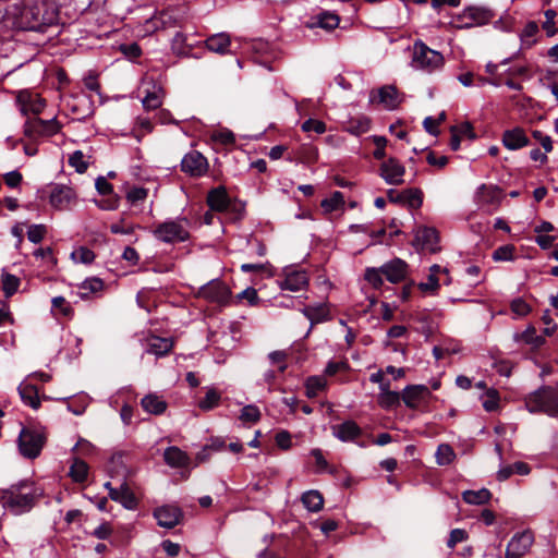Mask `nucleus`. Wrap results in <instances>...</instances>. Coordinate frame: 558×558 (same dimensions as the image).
Segmentation results:
<instances>
[{"instance_id": "nucleus-12", "label": "nucleus", "mask_w": 558, "mask_h": 558, "mask_svg": "<svg viewBox=\"0 0 558 558\" xmlns=\"http://www.w3.org/2000/svg\"><path fill=\"white\" fill-rule=\"evenodd\" d=\"M369 101L379 104L388 110H393L402 101V98L393 85H386L372 90Z\"/></svg>"}, {"instance_id": "nucleus-54", "label": "nucleus", "mask_w": 558, "mask_h": 558, "mask_svg": "<svg viewBox=\"0 0 558 558\" xmlns=\"http://www.w3.org/2000/svg\"><path fill=\"white\" fill-rule=\"evenodd\" d=\"M71 257L75 263L90 264L95 258V254L89 248L78 247L72 252Z\"/></svg>"}, {"instance_id": "nucleus-35", "label": "nucleus", "mask_w": 558, "mask_h": 558, "mask_svg": "<svg viewBox=\"0 0 558 558\" xmlns=\"http://www.w3.org/2000/svg\"><path fill=\"white\" fill-rule=\"evenodd\" d=\"M320 206L326 214L342 209L344 206L343 194L339 191L333 192L330 197L322 201Z\"/></svg>"}, {"instance_id": "nucleus-16", "label": "nucleus", "mask_w": 558, "mask_h": 558, "mask_svg": "<svg viewBox=\"0 0 558 558\" xmlns=\"http://www.w3.org/2000/svg\"><path fill=\"white\" fill-rule=\"evenodd\" d=\"M16 101L23 114H38L46 106L45 100L38 94L27 89L19 92Z\"/></svg>"}, {"instance_id": "nucleus-23", "label": "nucleus", "mask_w": 558, "mask_h": 558, "mask_svg": "<svg viewBox=\"0 0 558 558\" xmlns=\"http://www.w3.org/2000/svg\"><path fill=\"white\" fill-rule=\"evenodd\" d=\"M207 204L215 211H226L230 206V198L223 186L213 189L207 196Z\"/></svg>"}, {"instance_id": "nucleus-19", "label": "nucleus", "mask_w": 558, "mask_h": 558, "mask_svg": "<svg viewBox=\"0 0 558 558\" xmlns=\"http://www.w3.org/2000/svg\"><path fill=\"white\" fill-rule=\"evenodd\" d=\"M154 517L161 527L172 529L180 523L182 512L174 506H162L154 511Z\"/></svg>"}, {"instance_id": "nucleus-59", "label": "nucleus", "mask_w": 558, "mask_h": 558, "mask_svg": "<svg viewBox=\"0 0 558 558\" xmlns=\"http://www.w3.org/2000/svg\"><path fill=\"white\" fill-rule=\"evenodd\" d=\"M403 202H407L409 206L417 208L422 205V192L420 190L410 189L403 192Z\"/></svg>"}, {"instance_id": "nucleus-41", "label": "nucleus", "mask_w": 558, "mask_h": 558, "mask_svg": "<svg viewBox=\"0 0 558 558\" xmlns=\"http://www.w3.org/2000/svg\"><path fill=\"white\" fill-rule=\"evenodd\" d=\"M95 446L85 438L80 437L71 449L73 457H90L95 452Z\"/></svg>"}, {"instance_id": "nucleus-36", "label": "nucleus", "mask_w": 558, "mask_h": 558, "mask_svg": "<svg viewBox=\"0 0 558 558\" xmlns=\"http://www.w3.org/2000/svg\"><path fill=\"white\" fill-rule=\"evenodd\" d=\"M463 500L470 505H484L490 498L489 490L482 488L480 490H465L462 494Z\"/></svg>"}, {"instance_id": "nucleus-25", "label": "nucleus", "mask_w": 558, "mask_h": 558, "mask_svg": "<svg viewBox=\"0 0 558 558\" xmlns=\"http://www.w3.org/2000/svg\"><path fill=\"white\" fill-rule=\"evenodd\" d=\"M88 474V464L80 457H72L70 460V466L68 472L69 477L74 483L82 484L87 481Z\"/></svg>"}, {"instance_id": "nucleus-29", "label": "nucleus", "mask_w": 558, "mask_h": 558, "mask_svg": "<svg viewBox=\"0 0 558 558\" xmlns=\"http://www.w3.org/2000/svg\"><path fill=\"white\" fill-rule=\"evenodd\" d=\"M163 458L171 468H186L190 464L189 456L178 447L167 448Z\"/></svg>"}, {"instance_id": "nucleus-22", "label": "nucleus", "mask_w": 558, "mask_h": 558, "mask_svg": "<svg viewBox=\"0 0 558 558\" xmlns=\"http://www.w3.org/2000/svg\"><path fill=\"white\" fill-rule=\"evenodd\" d=\"M110 498L129 510L137 507V499L126 483H122L116 489H111Z\"/></svg>"}, {"instance_id": "nucleus-4", "label": "nucleus", "mask_w": 558, "mask_h": 558, "mask_svg": "<svg viewBox=\"0 0 558 558\" xmlns=\"http://www.w3.org/2000/svg\"><path fill=\"white\" fill-rule=\"evenodd\" d=\"M526 408L531 413L555 415L558 412V391L550 387L537 390L526 399Z\"/></svg>"}, {"instance_id": "nucleus-44", "label": "nucleus", "mask_w": 558, "mask_h": 558, "mask_svg": "<svg viewBox=\"0 0 558 558\" xmlns=\"http://www.w3.org/2000/svg\"><path fill=\"white\" fill-rule=\"evenodd\" d=\"M221 395L214 388L207 390L206 396L199 401L198 407L203 411H210L219 404Z\"/></svg>"}, {"instance_id": "nucleus-5", "label": "nucleus", "mask_w": 558, "mask_h": 558, "mask_svg": "<svg viewBox=\"0 0 558 558\" xmlns=\"http://www.w3.org/2000/svg\"><path fill=\"white\" fill-rule=\"evenodd\" d=\"M155 238L165 243L184 242L189 239V222L185 219L167 220L153 231Z\"/></svg>"}, {"instance_id": "nucleus-33", "label": "nucleus", "mask_w": 558, "mask_h": 558, "mask_svg": "<svg viewBox=\"0 0 558 558\" xmlns=\"http://www.w3.org/2000/svg\"><path fill=\"white\" fill-rule=\"evenodd\" d=\"M304 507L312 512H318L324 506V498L318 490H307L301 497Z\"/></svg>"}, {"instance_id": "nucleus-10", "label": "nucleus", "mask_w": 558, "mask_h": 558, "mask_svg": "<svg viewBox=\"0 0 558 558\" xmlns=\"http://www.w3.org/2000/svg\"><path fill=\"white\" fill-rule=\"evenodd\" d=\"M405 167L395 157L385 159L379 166V177L390 185L404 182Z\"/></svg>"}, {"instance_id": "nucleus-42", "label": "nucleus", "mask_w": 558, "mask_h": 558, "mask_svg": "<svg viewBox=\"0 0 558 558\" xmlns=\"http://www.w3.org/2000/svg\"><path fill=\"white\" fill-rule=\"evenodd\" d=\"M339 25V17L332 13H322L317 16L316 22L312 26H318L327 31H331Z\"/></svg>"}, {"instance_id": "nucleus-55", "label": "nucleus", "mask_w": 558, "mask_h": 558, "mask_svg": "<svg viewBox=\"0 0 558 558\" xmlns=\"http://www.w3.org/2000/svg\"><path fill=\"white\" fill-rule=\"evenodd\" d=\"M546 21L543 23L542 27L546 32V35L548 37H553L557 33V28L555 26V19L557 16V13L553 9H548L544 12Z\"/></svg>"}, {"instance_id": "nucleus-9", "label": "nucleus", "mask_w": 558, "mask_h": 558, "mask_svg": "<svg viewBox=\"0 0 558 558\" xmlns=\"http://www.w3.org/2000/svg\"><path fill=\"white\" fill-rule=\"evenodd\" d=\"M197 295L206 301L225 305L230 299L231 291L222 281L211 280L199 288Z\"/></svg>"}, {"instance_id": "nucleus-7", "label": "nucleus", "mask_w": 558, "mask_h": 558, "mask_svg": "<svg viewBox=\"0 0 558 558\" xmlns=\"http://www.w3.org/2000/svg\"><path fill=\"white\" fill-rule=\"evenodd\" d=\"M60 124L52 118L41 120L38 118L28 119L24 124V135L31 141H37L40 137L51 136L59 132Z\"/></svg>"}, {"instance_id": "nucleus-46", "label": "nucleus", "mask_w": 558, "mask_h": 558, "mask_svg": "<svg viewBox=\"0 0 558 558\" xmlns=\"http://www.w3.org/2000/svg\"><path fill=\"white\" fill-rule=\"evenodd\" d=\"M327 381L322 376H313L306 380V393L310 398L317 396V393L325 389Z\"/></svg>"}, {"instance_id": "nucleus-50", "label": "nucleus", "mask_w": 558, "mask_h": 558, "mask_svg": "<svg viewBox=\"0 0 558 558\" xmlns=\"http://www.w3.org/2000/svg\"><path fill=\"white\" fill-rule=\"evenodd\" d=\"M260 418V411L259 409L254 404L245 405L241 410L240 420L243 423H256Z\"/></svg>"}, {"instance_id": "nucleus-62", "label": "nucleus", "mask_w": 558, "mask_h": 558, "mask_svg": "<svg viewBox=\"0 0 558 558\" xmlns=\"http://www.w3.org/2000/svg\"><path fill=\"white\" fill-rule=\"evenodd\" d=\"M468 538V533L462 529H454L450 532L447 546L453 548L458 543H462Z\"/></svg>"}, {"instance_id": "nucleus-20", "label": "nucleus", "mask_w": 558, "mask_h": 558, "mask_svg": "<svg viewBox=\"0 0 558 558\" xmlns=\"http://www.w3.org/2000/svg\"><path fill=\"white\" fill-rule=\"evenodd\" d=\"M408 265L400 258H395L381 266V271L391 283H398L405 278Z\"/></svg>"}, {"instance_id": "nucleus-13", "label": "nucleus", "mask_w": 558, "mask_h": 558, "mask_svg": "<svg viewBox=\"0 0 558 558\" xmlns=\"http://www.w3.org/2000/svg\"><path fill=\"white\" fill-rule=\"evenodd\" d=\"M76 194L68 185L57 184L52 187L49 196L50 205L58 210H65L75 202Z\"/></svg>"}, {"instance_id": "nucleus-2", "label": "nucleus", "mask_w": 558, "mask_h": 558, "mask_svg": "<svg viewBox=\"0 0 558 558\" xmlns=\"http://www.w3.org/2000/svg\"><path fill=\"white\" fill-rule=\"evenodd\" d=\"M41 495L43 490L32 483L21 482L3 490L0 502L4 510L19 515L28 512Z\"/></svg>"}, {"instance_id": "nucleus-30", "label": "nucleus", "mask_w": 558, "mask_h": 558, "mask_svg": "<svg viewBox=\"0 0 558 558\" xmlns=\"http://www.w3.org/2000/svg\"><path fill=\"white\" fill-rule=\"evenodd\" d=\"M141 404L146 412L154 415L162 414L167 409V402L156 393L146 395Z\"/></svg>"}, {"instance_id": "nucleus-28", "label": "nucleus", "mask_w": 558, "mask_h": 558, "mask_svg": "<svg viewBox=\"0 0 558 558\" xmlns=\"http://www.w3.org/2000/svg\"><path fill=\"white\" fill-rule=\"evenodd\" d=\"M146 342V352L157 356L167 354L173 345L170 338H160L157 336L148 337Z\"/></svg>"}, {"instance_id": "nucleus-57", "label": "nucleus", "mask_w": 558, "mask_h": 558, "mask_svg": "<svg viewBox=\"0 0 558 558\" xmlns=\"http://www.w3.org/2000/svg\"><path fill=\"white\" fill-rule=\"evenodd\" d=\"M47 228L45 225H32L27 230V239L33 243H39L45 238Z\"/></svg>"}, {"instance_id": "nucleus-45", "label": "nucleus", "mask_w": 558, "mask_h": 558, "mask_svg": "<svg viewBox=\"0 0 558 558\" xmlns=\"http://www.w3.org/2000/svg\"><path fill=\"white\" fill-rule=\"evenodd\" d=\"M454 457V451L449 445L441 444L438 446L436 451V461L439 465H447L451 463Z\"/></svg>"}, {"instance_id": "nucleus-64", "label": "nucleus", "mask_w": 558, "mask_h": 558, "mask_svg": "<svg viewBox=\"0 0 558 558\" xmlns=\"http://www.w3.org/2000/svg\"><path fill=\"white\" fill-rule=\"evenodd\" d=\"M146 197H147V190L144 187H133L126 194V198L131 203L144 201Z\"/></svg>"}, {"instance_id": "nucleus-24", "label": "nucleus", "mask_w": 558, "mask_h": 558, "mask_svg": "<svg viewBox=\"0 0 558 558\" xmlns=\"http://www.w3.org/2000/svg\"><path fill=\"white\" fill-rule=\"evenodd\" d=\"M502 144L510 150H517L529 145V138L520 128L508 130L504 133Z\"/></svg>"}, {"instance_id": "nucleus-21", "label": "nucleus", "mask_w": 558, "mask_h": 558, "mask_svg": "<svg viewBox=\"0 0 558 558\" xmlns=\"http://www.w3.org/2000/svg\"><path fill=\"white\" fill-rule=\"evenodd\" d=\"M501 197V191L496 185L483 184L476 192V202L481 207H496Z\"/></svg>"}, {"instance_id": "nucleus-15", "label": "nucleus", "mask_w": 558, "mask_h": 558, "mask_svg": "<svg viewBox=\"0 0 558 558\" xmlns=\"http://www.w3.org/2000/svg\"><path fill=\"white\" fill-rule=\"evenodd\" d=\"M284 278L279 282L282 290L300 291L308 284V276L304 270L287 267L283 270Z\"/></svg>"}, {"instance_id": "nucleus-47", "label": "nucleus", "mask_w": 558, "mask_h": 558, "mask_svg": "<svg viewBox=\"0 0 558 558\" xmlns=\"http://www.w3.org/2000/svg\"><path fill=\"white\" fill-rule=\"evenodd\" d=\"M52 304V313L61 314L64 317H69L72 315L73 310L71 304L63 296H54L51 300Z\"/></svg>"}, {"instance_id": "nucleus-8", "label": "nucleus", "mask_w": 558, "mask_h": 558, "mask_svg": "<svg viewBox=\"0 0 558 558\" xmlns=\"http://www.w3.org/2000/svg\"><path fill=\"white\" fill-rule=\"evenodd\" d=\"M492 17L493 14L489 10L485 8L470 7L458 15L453 23L458 28H472L487 24Z\"/></svg>"}, {"instance_id": "nucleus-32", "label": "nucleus", "mask_w": 558, "mask_h": 558, "mask_svg": "<svg viewBox=\"0 0 558 558\" xmlns=\"http://www.w3.org/2000/svg\"><path fill=\"white\" fill-rule=\"evenodd\" d=\"M19 393L23 402L33 409H38L40 400L38 398V391L36 387L27 381H23L19 386Z\"/></svg>"}, {"instance_id": "nucleus-63", "label": "nucleus", "mask_w": 558, "mask_h": 558, "mask_svg": "<svg viewBox=\"0 0 558 558\" xmlns=\"http://www.w3.org/2000/svg\"><path fill=\"white\" fill-rule=\"evenodd\" d=\"M511 311L518 316L523 317L529 314L530 306L522 299H515L511 302Z\"/></svg>"}, {"instance_id": "nucleus-6", "label": "nucleus", "mask_w": 558, "mask_h": 558, "mask_svg": "<svg viewBox=\"0 0 558 558\" xmlns=\"http://www.w3.org/2000/svg\"><path fill=\"white\" fill-rule=\"evenodd\" d=\"M46 437L43 432L23 427L19 435V450L21 454L28 459H35L39 456Z\"/></svg>"}, {"instance_id": "nucleus-27", "label": "nucleus", "mask_w": 558, "mask_h": 558, "mask_svg": "<svg viewBox=\"0 0 558 558\" xmlns=\"http://www.w3.org/2000/svg\"><path fill=\"white\" fill-rule=\"evenodd\" d=\"M205 45L211 52L226 54L231 46L230 36L227 33L211 35L206 39Z\"/></svg>"}, {"instance_id": "nucleus-37", "label": "nucleus", "mask_w": 558, "mask_h": 558, "mask_svg": "<svg viewBox=\"0 0 558 558\" xmlns=\"http://www.w3.org/2000/svg\"><path fill=\"white\" fill-rule=\"evenodd\" d=\"M104 288L101 279L92 277L84 280L80 286V294L82 298H87L89 294L100 292Z\"/></svg>"}, {"instance_id": "nucleus-48", "label": "nucleus", "mask_w": 558, "mask_h": 558, "mask_svg": "<svg viewBox=\"0 0 558 558\" xmlns=\"http://www.w3.org/2000/svg\"><path fill=\"white\" fill-rule=\"evenodd\" d=\"M401 395L397 391H389L378 395V403L384 409L397 407L400 403Z\"/></svg>"}, {"instance_id": "nucleus-39", "label": "nucleus", "mask_w": 558, "mask_h": 558, "mask_svg": "<svg viewBox=\"0 0 558 558\" xmlns=\"http://www.w3.org/2000/svg\"><path fill=\"white\" fill-rule=\"evenodd\" d=\"M517 340H521L534 348H538L544 343V338L536 333V329L533 326H529L521 335L517 336Z\"/></svg>"}, {"instance_id": "nucleus-56", "label": "nucleus", "mask_w": 558, "mask_h": 558, "mask_svg": "<svg viewBox=\"0 0 558 558\" xmlns=\"http://www.w3.org/2000/svg\"><path fill=\"white\" fill-rule=\"evenodd\" d=\"M383 271L381 266L379 268H367L365 270V280H367L374 288H379L383 286Z\"/></svg>"}, {"instance_id": "nucleus-61", "label": "nucleus", "mask_w": 558, "mask_h": 558, "mask_svg": "<svg viewBox=\"0 0 558 558\" xmlns=\"http://www.w3.org/2000/svg\"><path fill=\"white\" fill-rule=\"evenodd\" d=\"M451 132L458 133L461 138L466 137L469 140H474L476 137L473 126L469 122H463L459 125L452 126Z\"/></svg>"}, {"instance_id": "nucleus-11", "label": "nucleus", "mask_w": 558, "mask_h": 558, "mask_svg": "<svg viewBox=\"0 0 558 558\" xmlns=\"http://www.w3.org/2000/svg\"><path fill=\"white\" fill-rule=\"evenodd\" d=\"M143 95L142 104L146 110H154L161 106L163 99V89L153 80L145 78L140 87Z\"/></svg>"}, {"instance_id": "nucleus-60", "label": "nucleus", "mask_w": 558, "mask_h": 558, "mask_svg": "<svg viewBox=\"0 0 558 558\" xmlns=\"http://www.w3.org/2000/svg\"><path fill=\"white\" fill-rule=\"evenodd\" d=\"M439 288V278L434 275H428L425 282L418 284V289L425 294H435Z\"/></svg>"}, {"instance_id": "nucleus-51", "label": "nucleus", "mask_w": 558, "mask_h": 558, "mask_svg": "<svg viewBox=\"0 0 558 558\" xmlns=\"http://www.w3.org/2000/svg\"><path fill=\"white\" fill-rule=\"evenodd\" d=\"M2 287L7 296L14 294L20 287V279L14 275L2 274Z\"/></svg>"}, {"instance_id": "nucleus-3", "label": "nucleus", "mask_w": 558, "mask_h": 558, "mask_svg": "<svg viewBox=\"0 0 558 558\" xmlns=\"http://www.w3.org/2000/svg\"><path fill=\"white\" fill-rule=\"evenodd\" d=\"M445 64L444 56L423 41H415L413 45V54L411 60V66L416 71L425 73H434L440 70Z\"/></svg>"}, {"instance_id": "nucleus-38", "label": "nucleus", "mask_w": 558, "mask_h": 558, "mask_svg": "<svg viewBox=\"0 0 558 558\" xmlns=\"http://www.w3.org/2000/svg\"><path fill=\"white\" fill-rule=\"evenodd\" d=\"M482 405L487 412L497 411L499 408V393L496 389H487L481 397Z\"/></svg>"}, {"instance_id": "nucleus-58", "label": "nucleus", "mask_w": 558, "mask_h": 558, "mask_svg": "<svg viewBox=\"0 0 558 558\" xmlns=\"http://www.w3.org/2000/svg\"><path fill=\"white\" fill-rule=\"evenodd\" d=\"M369 140L375 144L376 149L374 151V158L375 159H385L386 157V146H387V138L385 136L379 135H373L369 137Z\"/></svg>"}, {"instance_id": "nucleus-34", "label": "nucleus", "mask_w": 558, "mask_h": 558, "mask_svg": "<svg viewBox=\"0 0 558 558\" xmlns=\"http://www.w3.org/2000/svg\"><path fill=\"white\" fill-rule=\"evenodd\" d=\"M538 25L536 22H529L520 34V41L522 47L530 48L536 43V35L538 34Z\"/></svg>"}, {"instance_id": "nucleus-53", "label": "nucleus", "mask_w": 558, "mask_h": 558, "mask_svg": "<svg viewBox=\"0 0 558 558\" xmlns=\"http://www.w3.org/2000/svg\"><path fill=\"white\" fill-rule=\"evenodd\" d=\"M301 130L305 133L314 132L316 134H323L326 132L327 128L325 122L320 120L308 119L302 123Z\"/></svg>"}, {"instance_id": "nucleus-31", "label": "nucleus", "mask_w": 558, "mask_h": 558, "mask_svg": "<svg viewBox=\"0 0 558 558\" xmlns=\"http://www.w3.org/2000/svg\"><path fill=\"white\" fill-rule=\"evenodd\" d=\"M361 434V428L352 421H347L333 428V435L341 441H350Z\"/></svg>"}, {"instance_id": "nucleus-17", "label": "nucleus", "mask_w": 558, "mask_h": 558, "mask_svg": "<svg viewBox=\"0 0 558 558\" xmlns=\"http://www.w3.org/2000/svg\"><path fill=\"white\" fill-rule=\"evenodd\" d=\"M533 541L531 532L515 534L507 545L506 558H521L529 551Z\"/></svg>"}, {"instance_id": "nucleus-14", "label": "nucleus", "mask_w": 558, "mask_h": 558, "mask_svg": "<svg viewBox=\"0 0 558 558\" xmlns=\"http://www.w3.org/2000/svg\"><path fill=\"white\" fill-rule=\"evenodd\" d=\"M182 171L192 177H202L208 170L207 159L197 150L187 153L181 161Z\"/></svg>"}, {"instance_id": "nucleus-26", "label": "nucleus", "mask_w": 558, "mask_h": 558, "mask_svg": "<svg viewBox=\"0 0 558 558\" xmlns=\"http://www.w3.org/2000/svg\"><path fill=\"white\" fill-rule=\"evenodd\" d=\"M415 241L422 248L435 252L437 250L438 233L434 228L422 227L415 232Z\"/></svg>"}, {"instance_id": "nucleus-40", "label": "nucleus", "mask_w": 558, "mask_h": 558, "mask_svg": "<svg viewBox=\"0 0 558 558\" xmlns=\"http://www.w3.org/2000/svg\"><path fill=\"white\" fill-rule=\"evenodd\" d=\"M69 163L73 167L78 173H83L87 170L89 165V157L85 156L82 150H75L69 157Z\"/></svg>"}, {"instance_id": "nucleus-49", "label": "nucleus", "mask_w": 558, "mask_h": 558, "mask_svg": "<svg viewBox=\"0 0 558 558\" xmlns=\"http://www.w3.org/2000/svg\"><path fill=\"white\" fill-rule=\"evenodd\" d=\"M210 138L211 141L223 145H232L235 142L234 134L228 129H219L213 131V133L210 134Z\"/></svg>"}, {"instance_id": "nucleus-18", "label": "nucleus", "mask_w": 558, "mask_h": 558, "mask_svg": "<svg viewBox=\"0 0 558 558\" xmlns=\"http://www.w3.org/2000/svg\"><path fill=\"white\" fill-rule=\"evenodd\" d=\"M401 397L407 407L415 409L430 397V391L424 385H412L403 389Z\"/></svg>"}, {"instance_id": "nucleus-1", "label": "nucleus", "mask_w": 558, "mask_h": 558, "mask_svg": "<svg viewBox=\"0 0 558 558\" xmlns=\"http://www.w3.org/2000/svg\"><path fill=\"white\" fill-rule=\"evenodd\" d=\"M12 26L22 31L43 32L58 20L57 10L45 1L15 4L8 14Z\"/></svg>"}, {"instance_id": "nucleus-52", "label": "nucleus", "mask_w": 558, "mask_h": 558, "mask_svg": "<svg viewBox=\"0 0 558 558\" xmlns=\"http://www.w3.org/2000/svg\"><path fill=\"white\" fill-rule=\"evenodd\" d=\"M514 246L513 245H504L496 248L493 253V259L496 262H508L514 259Z\"/></svg>"}, {"instance_id": "nucleus-43", "label": "nucleus", "mask_w": 558, "mask_h": 558, "mask_svg": "<svg viewBox=\"0 0 558 558\" xmlns=\"http://www.w3.org/2000/svg\"><path fill=\"white\" fill-rule=\"evenodd\" d=\"M371 129V120L368 118H360L357 120L351 121L350 124L345 128V131L352 135L359 136Z\"/></svg>"}]
</instances>
